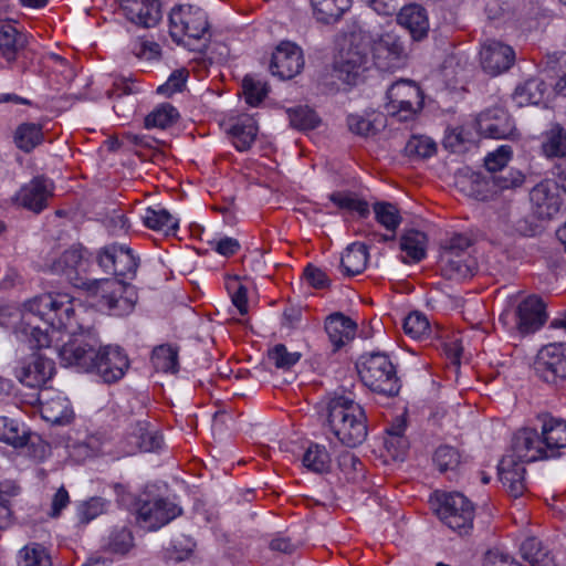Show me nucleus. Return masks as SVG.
Returning <instances> with one entry per match:
<instances>
[{
  "instance_id": "nucleus-1",
  "label": "nucleus",
  "mask_w": 566,
  "mask_h": 566,
  "mask_svg": "<svg viewBox=\"0 0 566 566\" xmlns=\"http://www.w3.org/2000/svg\"><path fill=\"white\" fill-rule=\"evenodd\" d=\"M86 313L80 301L65 293H46L24 304L21 322L15 328L17 337L28 342L31 347L43 348L51 344L48 327L76 334L84 327L77 321Z\"/></svg>"
},
{
  "instance_id": "nucleus-2",
  "label": "nucleus",
  "mask_w": 566,
  "mask_h": 566,
  "mask_svg": "<svg viewBox=\"0 0 566 566\" xmlns=\"http://www.w3.org/2000/svg\"><path fill=\"white\" fill-rule=\"evenodd\" d=\"M548 319L546 303L536 294L517 292L503 301L500 321L512 337H526L541 331Z\"/></svg>"
},
{
  "instance_id": "nucleus-3",
  "label": "nucleus",
  "mask_w": 566,
  "mask_h": 566,
  "mask_svg": "<svg viewBox=\"0 0 566 566\" xmlns=\"http://www.w3.org/2000/svg\"><path fill=\"white\" fill-rule=\"evenodd\" d=\"M327 427L337 440L347 447L361 444L368 434L367 416L354 399L336 395L326 403Z\"/></svg>"
},
{
  "instance_id": "nucleus-4",
  "label": "nucleus",
  "mask_w": 566,
  "mask_h": 566,
  "mask_svg": "<svg viewBox=\"0 0 566 566\" xmlns=\"http://www.w3.org/2000/svg\"><path fill=\"white\" fill-rule=\"evenodd\" d=\"M359 377L374 392L395 397L400 390V381L390 358L384 353L363 354L357 363Z\"/></svg>"
},
{
  "instance_id": "nucleus-5",
  "label": "nucleus",
  "mask_w": 566,
  "mask_h": 566,
  "mask_svg": "<svg viewBox=\"0 0 566 566\" xmlns=\"http://www.w3.org/2000/svg\"><path fill=\"white\" fill-rule=\"evenodd\" d=\"M170 35L175 42H184L186 45H193L192 41L198 42L195 49L205 46L206 35L209 31V24L206 12L193 6H179L174 8L169 15Z\"/></svg>"
},
{
  "instance_id": "nucleus-6",
  "label": "nucleus",
  "mask_w": 566,
  "mask_h": 566,
  "mask_svg": "<svg viewBox=\"0 0 566 566\" xmlns=\"http://www.w3.org/2000/svg\"><path fill=\"white\" fill-rule=\"evenodd\" d=\"M70 335V340L59 349L61 363L64 366L74 367L78 371L93 373V360H95L99 347L97 333L93 328L86 327Z\"/></svg>"
},
{
  "instance_id": "nucleus-7",
  "label": "nucleus",
  "mask_w": 566,
  "mask_h": 566,
  "mask_svg": "<svg viewBox=\"0 0 566 566\" xmlns=\"http://www.w3.org/2000/svg\"><path fill=\"white\" fill-rule=\"evenodd\" d=\"M423 107V95L416 82L399 80L386 93L385 109L391 117L406 122L412 119Z\"/></svg>"
},
{
  "instance_id": "nucleus-8",
  "label": "nucleus",
  "mask_w": 566,
  "mask_h": 566,
  "mask_svg": "<svg viewBox=\"0 0 566 566\" xmlns=\"http://www.w3.org/2000/svg\"><path fill=\"white\" fill-rule=\"evenodd\" d=\"M436 511L443 524L459 534H467L472 528L474 509L470 500L461 493L441 494Z\"/></svg>"
},
{
  "instance_id": "nucleus-9",
  "label": "nucleus",
  "mask_w": 566,
  "mask_h": 566,
  "mask_svg": "<svg viewBox=\"0 0 566 566\" xmlns=\"http://www.w3.org/2000/svg\"><path fill=\"white\" fill-rule=\"evenodd\" d=\"M93 294L101 296V303L111 315L123 316L130 313L135 306L133 289L122 280L102 279L93 280Z\"/></svg>"
},
{
  "instance_id": "nucleus-10",
  "label": "nucleus",
  "mask_w": 566,
  "mask_h": 566,
  "mask_svg": "<svg viewBox=\"0 0 566 566\" xmlns=\"http://www.w3.org/2000/svg\"><path fill=\"white\" fill-rule=\"evenodd\" d=\"M534 370L547 384L566 380V343H549L539 348L534 359Z\"/></svg>"
},
{
  "instance_id": "nucleus-11",
  "label": "nucleus",
  "mask_w": 566,
  "mask_h": 566,
  "mask_svg": "<svg viewBox=\"0 0 566 566\" xmlns=\"http://www.w3.org/2000/svg\"><path fill=\"white\" fill-rule=\"evenodd\" d=\"M371 64L379 71L392 72L407 62V53L401 39L394 33L381 34L373 41Z\"/></svg>"
},
{
  "instance_id": "nucleus-12",
  "label": "nucleus",
  "mask_w": 566,
  "mask_h": 566,
  "mask_svg": "<svg viewBox=\"0 0 566 566\" xmlns=\"http://www.w3.org/2000/svg\"><path fill=\"white\" fill-rule=\"evenodd\" d=\"M87 252L82 245H72L50 264L53 274L64 275L76 287L92 290V281L81 276L87 269Z\"/></svg>"
},
{
  "instance_id": "nucleus-13",
  "label": "nucleus",
  "mask_w": 566,
  "mask_h": 566,
  "mask_svg": "<svg viewBox=\"0 0 566 566\" xmlns=\"http://www.w3.org/2000/svg\"><path fill=\"white\" fill-rule=\"evenodd\" d=\"M163 437L147 421L130 423L124 439L119 442L117 454L133 455L137 452H154L161 448Z\"/></svg>"
},
{
  "instance_id": "nucleus-14",
  "label": "nucleus",
  "mask_w": 566,
  "mask_h": 566,
  "mask_svg": "<svg viewBox=\"0 0 566 566\" xmlns=\"http://www.w3.org/2000/svg\"><path fill=\"white\" fill-rule=\"evenodd\" d=\"M532 213L542 220L555 218L563 205L558 184L553 179H544L536 184L528 193Z\"/></svg>"
},
{
  "instance_id": "nucleus-15",
  "label": "nucleus",
  "mask_w": 566,
  "mask_h": 566,
  "mask_svg": "<svg viewBox=\"0 0 566 566\" xmlns=\"http://www.w3.org/2000/svg\"><path fill=\"white\" fill-rule=\"evenodd\" d=\"M93 364V373L98 375L104 382L113 384L124 377L129 367V359L118 346H99Z\"/></svg>"
},
{
  "instance_id": "nucleus-16",
  "label": "nucleus",
  "mask_w": 566,
  "mask_h": 566,
  "mask_svg": "<svg viewBox=\"0 0 566 566\" xmlns=\"http://www.w3.org/2000/svg\"><path fill=\"white\" fill-rule=\"evenodd\" d=\"M97 262L105 273L122 279H133L138 268L137 259L132 251L124 245L116 244L101 250Z\"/></svg>"
},
{
  "instance_id": "nucleus-17",
  "label": "nucleus",
  "mask_w": 566,
  "mask_h": 566,
  "mask_svg": "<svg viewBox=\"0 0 566 566\" xmlns=\"http://www.w3.org/2000/svg\"><path fill=\"white\" fill-rule=\"evenodd\" d=\"M510 450L513 458L523 462H534L551 459L542 434L536 429L524 427L516 430L510 442Z\"/></svg>"
},
{
  "instance_id": "nucleus-18",
  "label": "nucleus",
  "mask_w": 566,
  "mask_h": 566,
  "mask_svg": "<svg viewBox=\"0 0 566 566\" xmlns=\"http://www.w3.org/2000/svg\"><path fill=\"white\" fill-rule=\"evenodd\" d=\"M303 51L295 43L281 42L272 54L270 71L281 80H291L304 69Z\"/></svg>"
},
{
  "instance_id": "nucleus-19",
  "label": "nucleus",
  "mask_w": 566,
  "mask_h": 566,
  "mask_svg": "<svg viewBox=\"0 0 566 566\" xmlns=\"http://www.w3.org/2000/svg\"><path fill=\"white\" fill-rule=\"evenodd\" d=\"M180 514L181 509L177 504L159 497L143 502L137 510V520L143 527L156 531Z\"/></svg>"
},
{
  "instance_id": "nucleus-20",
  "label": "nucleus",
  "mask_w": 566,
  "mask_h": 566,
  "mask_svg": "<svg viewBox=\"0 0 566 566\" xmlns=\"http://www.w3.org/2000/svg\"><path fill=\"white\" fill-rule=\"evenodd\" d=\"M525 467L510 454H505L497 465V474L510 496L517 499L522 496L526 490L525 485Z\"/></svg>"
},
{
  "instance_id": "nucleus-21",
  "label": "nucleus",
  "mask_w": 566,
  "mask_h": 566,
  "mask_svg": "<svg viewBox=\"0 0 566 566\" xmlns=\"http://www.w3.org/2000/svg\"><path fill=\"white\" fill-rule=\"evenodd\" d=\"M51 195L52 184L44 178H34L20 188L14 200L18 205L39 213L46 207Z\"/></svg>"
},
{
  "instance_id": "nucleus-22",
  "label": "nucleus",
  "mask_w": 566,
  "mask_h": 566,
  "mask_svg": "<svg viewBox=\"0 0 566 566\" xmlns=\"http://www.w3.org/2000/svg\"><path fill=\"white\" fill-rule=\"evenodd\" d=\"M125 17L135 24L153 28L161 20L158 0H122Z\"/></svg>"
},
{
  "instance_id": "nucleus-23",
  "label": "nucleus",
  "mask_w": 566,
  "mask_h": 566,
  "mask_svg": "<svg viewBox=\"0 0 566 566\" xmlns=\"http://www.w3.org/2000/svg\"><path fill=\"white\" fill-rule=\"evenodd\" d=\"M224 129L239 151H247L251 148L259 130L256 120L245 114L229 119L224 124Z\"/></svg>"
},
{
  "instance_id": "nucleus-24",
  "label": "nucleus",
  "mask_w": 566,
  "mask_h": 566,
  "mask_svg": "<svg viewBox=\"0 0 566 566\" xmlns=\"http://www.w3.org/2000/svg\"><path fill=\"white\" fill-rule=\"evenodd\" d=\"M54 370L52 359L33 354L30 361L20 368L18 378L28 387H40L52 378Z\"/></svg>"
},
{
  "instance_id": "nucleus-25",
  "label": "nucleus",
  "mask_w": 566,
  "mask_h": 566,
  "mask_svg": "<svg viewBox=\"0 0 566 566\" xmlns=\"http://www.w3.org/2000/svg\"><path fill=\"white\" fill-rule=\"evenodd\" d=\"M541 434L549 458L559 454V450L566 448V420L549 415L541 418Z\"/></svg>"
},
{
  "instance_id": "nucleus-26",
  "label": "nucleus",
  "mask_w": 566,
  "mask_h": 566,
  "mask_svg": "<svg viewBox=\"0 0 566 566\" xmlns=\"http://www.w3.org/2000/svg\"><path fill=\"white\" fill-rule=\"evenodd\" d=\"M400 25L406 28L413 40L420 41L428 35L429 19L424 8L419 4H408L400 9L397 18Z\"/></svg>"
},
{
  "instance_id": "nucleus-27",
  "label": "nucleus",
  "mask_w": 566,
  "mask_h": 566,
  "mask_svg": "<svg viewBox=\"0 0 566 566\" xmlns=\"http://www.w3.org/2000/svg\"><path fill=\"white\" fill-rule=\"evenodd\" d=\"M325 331L334 347L338 349L354 339L357 324L343 313L336 312L326 318Z\"/></svg>"
},
{
  "instance_id": "nucleus-28",
  "label": "nucleus",
  "mask_w": 566,
  "mask_h": 566,
  "mask_svg": "<svg viewBox=\"0 0 566 566\" xmlns=\"http://www.w3.org/2000/svg\"><path fill=\"white\" fill-rule=\"evenodd\" d=\"M371 57L365 48L359 45L350 46L346 53L336 62V69L346 74V81L352 82L366 70L370 67Z\"/></svg>"
},
{
  "instance_id": "nucleus-29",
  "label": "nucleus",
  "mask_w": 566,
  "mask_h": 566,
  "mask_svg": "<svg viewBox=\"0 0 566 566\" xmlns=\"http://www.w3.org/2000/svg\"><path fill=\"white\" fill-rule=\"evenodd\" d=\"M28 45V35L19 32L13 25H0V53L8 61H15L18 54Z\"/></svg>"
},
{
  "instance_id": "nucleus-30",
  "label": "nucleus",
  "mask_w": 566,
  "mask_h": 566,
  "mask_svg": "<svg viewBox=\"0 0 566 566\" xmlns=\"http://www.w3.org/2000/svg\"><path fill=\"white\" fill-rule=\"evenodd\" d=\"M427 235L418 230H408L400 238V250L403 263H418L426 258Z\"/></svg>"
},
{
  "instance_id": "nucleus-31",
  "label": "nucleus",
  "mask_w": 566,
  "mask_h": 566,
  "mask_svg": "<svg viewBox=\"0 0 566 566\" xmlns=\"http://www.w3.org/2000/svg\"><path fill=\"white\" fill-rule=\"evenodd\" d=\"M494 185V180L490 181L480 174L460 176L455 180V186L462 193L480 201H484L492 196Z\"/></svg>"
},
{
  "instance_id": "nucleus-32",
  "label": "nucleus",
  "mask_w": 566,
  "mask_h": 566,
  "mask_svg": "<svg viewBox=\"0 0 566 566\" xmlns=\"http://www.w3.org/2000/svg\"><path fill=\"white\" fill-rule=\"evenodd\" d=\"M314 18L324 24L337 22L350 8L352 0H311Z\"/></svg>"
},
{
  "instance_id": "nucleus-33",
  "label": "nucleus",
  "mask_w": 566,
  "mask_h": 566,
  "mask_svg": "<svg viewBox=\"0 0 566 566\" xmlns=\"http://www.w3.org/2000/svg\"><path fill=\"white\" fill-rule=\"evenodd\" d=\"M547 86L539 78H530L517 86L512 95L513 102L518 106L538 105L544 101Z\"/></svg>"
},
{
  "instance_id": "nucleus-34",
  "label": "nucleus",
  "mask_w": 566,
  "mask_h": 566,
  "mask_svg": "<svg viewBox=\"0 0 566 566\" xmlns=\"http://www.w3.org/2000/svg\"><path fill=\"white\" fill-rule=\"evenodd\" d=\"M30 438L31 433L23 423L9 417H0V441L18 449L27 446Z\"/></svg>"
},
{
  "instance_id": "nucleus-35",
  "label": "nucleus",
  "mask_w": 566,
  "mask_h": 566,
  "mask_svg": "<svg viewBox=\"0 0 566 566\" xmlns=\"http://www.w3.org/2000/svg\"><path fill=\"white\" fill-rule=\"evenodd\" d=\"M369 253L363 243H353L342 255L340 266L348 276L360 274L367 266Z\"/></svg>"
},
{
  "instance_id": "nucleus-36",
  "label": "nucleus",
  "mask_w": 566,
  "mask_h": 566,
  "mask_svg": "<svg viewBox=\"0 0 566 566\" xmlns=\"http://www.w3.org/2000/svg\"><path fill=\"white\" fill-rule=\"evenodd\" d=\"M376 221L390 234L381 235V241L394 240L396 231L402 222L398 208L390 202H376L373 207Z\"/></svg>"
},
{
  "instance_id": "nucleus-37",
  "label": "nucleus",
  "mask_w": 566,
  "mask_h": 566,
  "mask_svg": "<svg viewBox=\"0 0 566 566\" xmlns=\"http://www.w3.org/2000/svg\"><path fill=\"white\" fill-rule=\"evenodd\" d=\"M142 219L147 228L155 231L170 233L178 229V219L161 207L145 209Z\"/></svg>"
},
{
  "instance_id": "nucleus-38",
  "label": "nucleus",
  "mask_w": 566,
  "mask_h": 566,
  "mask_svg": "<svg viewBox=\"0 0 566 566\" xmlns=\"http://www.w3.org/2000/svg\"><path fill=\"white\" fill-rule=\"evenodd\" d=\"M13 138L19 149L29 153L43 142L42 126L23 123L17 127Z\"/></svg>"
},
{
  "instance_id": "nucleus-39",
  "label": "nucleus",
  "mask_w": 566,
  "mask_h": 566,
  "mask_svg": "<svg viewBox=\"0 0 566 566\" xmlns=\"http://www.w3.org/2000/svg\"><path fill=\"white\" fill-rule=\"evenodd\" d=\"M337 465L344 479L348 482L356 483L365 478L364 463L350 451H343L337 455Z\"/></svg>"
},
{
  "instance_id": "nucleus-40",
  "label": "nucleus",
  "mask_w": 566,
  "mask_h": 566,
  "mask_svg": "<svg viewBox=\"0 0 566 566\" xmlns=\"http://www.w3.org/2000/svg\"><path fill=\"white\" fill-rule=\"evenodd\" d=\"M286 114L290 120L291 127L297 130H312L315 129L319 124L321 119L314 109L308 106H295L286 108Z\"/></svg>"
},
{
  "instance_id": "nucleus-41",
  "label": "nucleus",
  "mask_w": 566,
  "mask_h": 566,
  "mask_svg": "<svg viewBox=\"0 0 566 566\" xmlns=\"http://www.w3.org/2000/svg\"><path fill=\"white\" fill-rule=\"evenodd\" d=\"M303 465L314 473H326L331 469V457L324 446L311 444L305 451Z\"/></svg>"
},
{
  "instance_id": "nucleus-42",
  "label": "nucleus",
  "mask_w": 566,
  "mask_h": 566,
  "mask_svg": "<svg viewBox=\"0 0 566 566\" xmlns=\"http://www.w3.org/2000/svg\"><path fill=\"white\" fill-rule=\"evenodd\" d=\"M521 552L533 566H556L553 556L542 547L537 538H526L521 545Z\"/></svg>"
},
{
  "instance_id": "nucleus-43",
  "label": "nucleus",
  "mask_w": 566,
  "mask_h": 566,
  "mask_svg": "<svg viewBox=\"0 0 566 566\" xmlns=\"http://www.w3.org/2000/svg\"><path fill=\"white\" fill-rule=\"evenodd\" d=\"M41 413L46 421L55 424H62L70 420L72 411L69 407V401L64 398L57 397L42 402Z\"/></svg>"
},
{
  "instance_id": "nucleus-44",
  "label": "nucleus",
  "mask_w": 566,
  "mask_h": 566,
  "mask_svg": "<svg viewBox=\"0 0 566 566\" xmlns=\"http://www.w3.org/2000/svg\"><path fill=\"white\" fill-rule=\"evenodd\" d=\"M376 123H385V118L381 114L373 113L369 116L350 114L347 117V125L349 130L363 137H368L376 134Z\"/></svg>"
},
{
  "instance_id": "nucleus-45",
  "label": "nucleus",
  "mask_w": 566,
  "mask_h": 566,
  "mask_svg": "<svg viewBox=\"0 0 566 566\" xmlns=\"http://www.w3.org/2000/svg\"><path fill=\"white\" fill-rule=\"evenodd\" d=\"M151 360L156 369L164 373L176 374L178 366V350L171 345H160L153 350Z\"/></svg>"
},
{
  "instance_id": "nucleus-46",
  "label": "nucleus",
  "mask_w": 566,
  "mask_h": 566,
  "mask_svg": "<svg viewBox=\"0 0 566 566\" xmlns=\"http://www.w3.org/2000/svg\"><path fill=\"white\" fill-rule=\"evenodd\" d=\"M441 263L442 273L449 280L460 281L473 274V268L465 255L441 258Z\"/></svg>"
},
{
  "instance_id": "nucleus-47",
  "label": "nucleus",
  "mask_w": 566,
  "mask_h": 566,
  "mask_svg": "<svg viewBox=\"0 0 566 566\" xmlns=\"http://www.w3.org/2000/svg\"><path fill=\"white\" fill-rule=\"evenodd\" d=\"M178 111L170 104H161L145 118V127L165 129L178 119Z\"/></svg>"
},
{
  "instance_id": "nucleus-48",
  "label": "nucleus",
  "mask_w": 566,
  "mask_h": 566,
  "mask_svg": "<svg viewBox=\"0 0 566 566\" xmlns=\"http://www.w3.org/2000/svg\"><path fill=\"white\" fill-rule=\"evenodd\" d=\"M329 199L339 209L356 212L363 218L369 214L368 203L352 192L336 191L329 196Z\"/></svg>"
},
{
  "instance_id": "nucleus-49",
  "label": "nucleus",
  "mask_w": 566,
  "mask_h": 566,
  "mask_svg": "<svg viewBox=\"0 0 566 566\" xmlns=\"http://www.w3.org/2000/svg\"><path fill=\"white\" fill-rule=\"evenodd\" d=\"M20 566H52V560L46 549L39 544L25 545L19 552Z\"/></svg>"
},
{
  "instance_id": "nucleus-50",
  "label": "nucleus",
  "mask_w": 566,
  "mask_h": 566,
  "mask_svg": "<svg viewBox=\"0 0 566 566\" xmlns=\"http://www.w3.org/2000/svg\"><path fill=\"white\" fill-rule=\"evenodd\" d=\"M268 357L277 369L290 370L300 361L302 354L289 350L284 344H276L269 349Z\"/></svg>"
},
{
  "instance_id": "nucleus-51",
  "label": "nucleus",
  "mask_w": 566,
  "mask_h": 566,
  "mask_svg": "<svg viewBox=\"0 0 566 566\" xmlns=\"http://www.w3.org/2000/svg\"><path fill=\"white\" fill-rule=\"evenodd\" d=\"M242 92L249 105L258 106L266 97L269 86L266 82L255 78L252 75H245L242 81Z\"/></svg>"
},
{
  "instance_id": "nucleus-52",
  "label": "nucleus",
  "mask_w": 566,
  "mask_h": 566,
  "mask_svg": "<svg viewBox=\"0 0 566 566\" xmlns=\"http://www.w3.org/2000/svg\"><path fill=\"white\" fill-rule=\"evenodd\" d=\"M111 503L101 496L91 497L77 506V518L81 523L87 524L101 514L107 512Z\"/></svg>"
},
{
  "instance_id": "nucleus-53",
  "label": "nucleus",
  "mask_w": 566,
  "mask_h": 566,
  "mask_svg": "<svg viewBox=\"0 0 566 566\" xmlns=\"http://www.w3.org/2000/svg\"><path fill=\"white\" fill-rule=\"evenodd\" d=\"M437 145L427 136H412L406 144L405 151L410 157L429 158L434 155Z\"/></svg>"
},
{
  "instance_id": "nucleus-54",
  "label": "nucleus",
  "mask_w": 566,
  "mask_h": 566,
  "mask_svg": "<svg viewBox=\"0 0 566 566\" xmlns=\"http://www.w3.org/2000/svg\"><path fill=\"white\" fill-rule=\"evenodd\" d=\"M565 149L566 133L559 125H555L546 135V139L543 143V151L547 157H555L562 155Z\"/></svg>"
},
{
  "instance_id": "nucleus-55",
  "label": "nucleus",
  "mask_w": 566,
  "mask_h": 566,
  "mask_svg": "<svg viewBox=\"0 0 566 566\" xmlns=\"http://www.w3.org/2000/svg\"><path fill=\"white\" fill-rule=\"evenodd\" d=\"M226 289L230 294L232 304L238 308L241 315L248 313V290L241 284L237 276L226 279Z\"/></svg>"
},
{
  "instance_id": "nucleus-56",
  "label": "nucleus",
  "mask_w": 566,
  "mask_h": 566,
  "mask_svg": "<svg viewBox=\"0 0 566 566\" xmlns=\"http://www.w3.org/2000/svg\"><path fill=\"white\" fill-rule=\"evenodd\" d=\"M429 328L428 318L419 312L410 313L403 321L405 333L415 339H420L428 334Z\"/></svg>"
},
{
  "instance_id": "nucleus-57",
  "label": "nucleus",
  "mask_w": 566,
  "mask_h": 566,
  "mask_svg": "<svg viewBox=\"0 0 566 566\" xmlns=\"http://www.w3.org/2000/svg\"><path fill=\"white\" fill-rule=\"evenodd\" d=\"M470 239L463 234L454 233L446 239L441 245V258L465 255L467 249L470 247Z\"/></svg>"
},
{
  "instance_id": "nucleus-58",
  "label": "nucleus",
  "mask_w": 566,
  "mask_h": 566,
  "mask_svg": "<svg viewBox=\"0 0 566 566\" xmlns=\"http://www.w3.org/2000/svg\"><path fill=\"white\" fill-rule=\"evenodd\" d=\"M438 469L443 472L455 469L460 463V454L450 446H441L434 452L433 458Z\"/></svg>"
},
{
  "instance_id": "nucleus-59",
  "label": "nucleus",
  "mask_w": 566,
  "mask_h": 566,
  "mask_svg": "<svg viewBox=\"0 0 566 566\" xmlns=\"http://www.w3.org/2000/svg\"><path fill=\"white\" fill-rule=\"evenodd\" d=\"M133 545V536L126 527L115 528L108 539V548L116 554H125Z\"/></svg>"
},
{
  "instance_id": "nucleus-60",
  "label": "nucleus",
  "mask_w": 566,
  "mask_h": 566,
  "mask_svg": "<svg viewBox=\"0 0 566 566\" xmlns=\"http://www.w3.org/2000/svg\"><path fill=\"white\" fill-rule=\"evenodd\" d=\"M188 73L185 70H177L171 73L167 82L158 87V93L170 96L181 92L186 85Z\"/></svg>"
},
{
  "instance_id": "nucleus-61",
  "label": "nucleus",
  "mask_w": 566,
  "mask_h": 566,
  "mask_svg": "<svg viewBox=\"0 0 566 566\" xmlns=\"http://www.w3.org/2000/svg\"><path fill=\"white\" fill-rule=\"evenodd\" d=\"M132 52L139 59L153 60L159 56L160 46L154 41L137 39L132 43Z\"/></svg>"
},
{
  "instance_id": "nucleus-62",
  "label": "nucleus",
  "mask_w": 566,
  "mask_h": 566,
  "mask_svg": "<svg viewBox=\"0 0 566 566\" xmlns=\"http://www.w3.org/2000/svg\"><path fill=\"white\" fill-rule=\"evenodd\" d=\"M525 181V176L517 170L497 172V191L509 190L521 187Z\"/></svg>"
},
{
  "instance_id": "nucleus-63",
  "label": "nucleus",
  "mask_w": 566,
  "mask_h": 566,
  "mask_svg": "<svg viewBox=\"0 0 566 566\" xmlns=\"http://www.w3.org/2000/svg\"><path fill=\"white\" fill-rule=\"evenodd\" d=\"M469 142L470 139L467 137L464 128L459 127L450 130L446 135L443 144L444 147L451 151L459 153L465 149V144Z\"/></svg>"
},
{
  "instance_id": "nucleus-64",
  "label": "nucleus",
  "mask_w": 566,
  "mask_h": 566,
  "mask_svg": "<svg viewBox=\"0 0 566 566\" xmlns=\"http://www.w3.org/2000/svg\"><path fill=\"white\" fill-rule=\"evenodd\" d=\"M475 127L480 135L494 138L495 114L491 109L480 113L475 119Z\"/></svg>"
}]
</instances>
